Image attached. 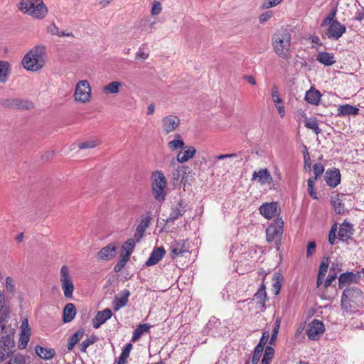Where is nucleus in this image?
Returning a JSON list of instances; mask_svg holds the SVG:
<instances>
[{"label":"nucleus","mask_w":364,"mask_h":364,"mask_svg":"<svg viewBox=\"0 0 364 364\" xmlns=\"http://www.w3.org/2000/svg\"><path fill=\"white\" fill-rule=\"evenodd\" d=\"M46 48L43 45L33 47L23 56L21 60L23 68L31 72H38L46 65Z\"/></svg>","instance_id":"nucleus-1"},{"label":"nucleus","mask_w":364,"mask_h":364,"mask_svg":"<svg viewBox=\"0 0 364 364\" xmlns=\"http://www.w3.org/2000/svg\"><path fill=\"white\" fill-rule=\"evenodd\" d=\"M291 34L287 29H282L274 33L272 44L275 53L282 59L287 60L291 56Z\"/></svg>","instance_id":"nucleus-2"},{"label":"nucleus","mask_w":364,"mask_h":364,"mask_svg":"<svg viewBox=\"0 0 364 364\" xmlns=\"http://www.w3.org/2000/svg\"><path fill=\"white\" fill-rule=\"evenodd\" d=\"M363 295L357 287L344 289L341 297V306L346 311H351L363 304Z\"/></svg>","instance_id":"nucleus-3"},{"label":"nucleus","mask_w":364,"mask_h":364,"mask_svg":"<svg viewBox=\"0 0 364 364\" xmlns=\"http://www.w3.org/2000/svg\"><path fill=\"white\" fill-rule=\"evenodd\" d=\"M18 8L36 18H43L48 13L47 7L42 0H21Z\"/></svg>","instance_id":"nucleus-4"},{"label":"nucleus","mask_w":364,"mask_h":364,"mask_svg":"<svg viewBox=\"0 0 364 364\" xmlns=\"http://www.w3.org/2000/svg\"><path fill=\"white\" fill-rule=\"evenodd\" d=\"M152 191L154 198L158 201L165 199L166 192V180L161 171H155L151 174Z\"/></svg>","instance_id":"nucleus-5"},{"label":"nucleus","mask_w":364,"mask_h":364,"mask_svg":"<svg viewBox=\"0 0 364 364\" xmlns=\"http://www.w3.org/2000/svg\"><path fill=\"white\" fill-rule=\"evenodd\" d=\"M91 99V87L87 80L79 81L75 88L74 100L80 103H87Z\"/></svg>","instance_id":"nucleus-6"},{"label":"nucleus","mask_w":364,"mask_h":364,"mask_svg":"<svg viewBox=\"0 0 364 364\" xmlns=\"http://www.w3.org/2000/svg\"><path fill=\"white\" fill-rule=\"evenodd\" d=\"M60 281L64 296L66 298H72L74 291V285L70 275L69 268L66 265L62 266L60 269Z\"/></svg>","instance_id":"nucleus-7"},{"label":"nucleus","mask_w":364,"mask_h":364,"mask_svg":"<svg viewBox=\"0 0 364 364\" xmlns=\"http://www.w3.org/2000/svg\"><path fill=\"white\" fill-rule=\"evenodd\" d=\"M14 336H0V363L14 353Z\"/></svg>","instance_id":"nucleus-8"},{"label":"nucleus","mask_w":364,"mask_h":364,"mask_svg":"<svg viewBox=\"0 0 364 364\" xmlns=\"http://www.w3.org/2000/svg\"><path fill=\"white\" fill-rule=\"evenodd\" d=\"M190 245L188 240H174L170 244V256L173 259L182 257L185 253H188Z\"/></svg>","instance_id":"nucleus-9"},{"label":"nucleus","mask_w":364,"mask_h":364,"mask_svg":"<svg viewBox=\"0 0 364 364\" xmlns=\"http://www.w3.org/2000/svg\"><path fill=\"white\" fill-rule=\"evenodd\" d=\"M324 331L325 326L323 322L318 319H314L308 324L306 333L310 340L316 341L320 338Z\"/></svg>","instance_id":"nucleus-10"},{"label":"nucleus","mask_w":364,"mask_h":364,"mask_svg":"<svg viewBox=\"0 0 364 364\" xmlns=\"http://www.w3.org/2000/svg\"><path fill=\"white\" fill-rule=\"evenodd\" d=\"M259 210L267 220L273 219L280 214V208L277 202L264 203L260 205Z\"/></svg>","instance_id":"nucleus-11"},{"label":"nucleus","mask_w":364,"mask_h":364,"mask_svg":"<svg viewBox=\"0 0 364 364\" xmlns=\"http://www.w3.org/2000/svg\"><path fill=\"white\" fill-rule=\"evenodd\" d=\"M31 328L28 325L26 318H23L20 326V334L18 342V347L20 349H25L30 341Z\"/></svg>","instance_id":"nucleus-12"},{"label":"nucleus","mask_w":364,"mask_h":364,"mask_svg":"<svg viewBox=\"0 0 364 364\" xmlns=\"http://www.w3.org/2000/svg\"><path fill=\"white\" fill-rule=\"evenodd\" d=\"M328 28L326 31V36L331 40H338L346 31L345 25L340 23L338 21H333V23L328 24Z\"/></svg>","instance_id":"nucleus-13"},{"label":"nucleus","mask_w":364,"mask_h":364,"mask_svg":"<svg viewBox=\"0 0 364 364\" xmlns=\"http://www.w3.org/2000/svg\"><path fill=\"white\" fill-rule=\"evenodd\" d=\"M283 233V221L277 220L275 223L271 224L266 230L267 240L272 242L274 240H280Z\"/></svg>","instance_id":"nucleus-14"},{"label":"nucleus","mask_w":364,"mask_h":364,"mask_svg":"<svg viewBox=\"0 0 364 364\" xmlns=\"http://www.w3.org/2000/svg\"><path fill=\"white\" fill-rule=\"evenodd\" d=\"M161 122L163 131L166 134H169L178 127L180 119L175 115H168L162 119Z\"/></svg>","instance_id":"nucleus-15"},{"label":"nucleus","mask_w":364,"mask_h":364,"mask_svg":"<svg viewBox=\"0 0 364 364\" xmlns=\"http://www.w3.org/2000/svg\"><path fill=\"white\" fill-rule=\"evenodd\" d=\"M186 212V205L182 200L177 201L173 204L171 208L169 217L166 219V223H173L174 220L182 216Z\"/></svg>","instance_id":"nucleus-16"},{"label":"nucleus","mask_w":364,"mask_h":364,"mask_svg":"<svg viewBox=\"0 0 364 364\" xmlns=\"http://www.w3.org/2000/svg\"><path fill=\"white\" fill-rule=\"evenodd\" d=\"M360 282V275L352 272L341 274L338 277V287L340 289L350 284H358Z\"/></svg>","instance_id":"nucleus-17"},{"label":"nucleus","mask_w":364,"mask_h":364,"mask_svg":"<svg viewBox=\"0 0 364 364\" xmlns=\"http://www.w3.org/2000/svg\"><path fill=\"white\" fill-rule=\"evenodd\" d=\"M130 292L128 289H124L115 296L113 300V309L115 311L124 307L129 301Z\"/></svg>","instance_id":"nucleus-18"},{"label":"nucleus","mask_w":364,"mask_h":364,"mask_svg":"<svg viewBox=\"0 0 364 364\" xmlns=\"http://www.w3.org/2000/svg\"><path fill=\"white\" fill-rule=\"evenodd\" d=\"M9 318V311L7 309L3 311L0 315V336H14V329L11 326H6Z\"/></svg>","instance_id":"nucleus-19"},{"label":"nucleus","mask_w":364,"mask_h":364,"mask_svg":"<svg viewBox=\"0 0 364 364\" xmlns=\"http://www.w3.org/2000/svg\"><path fill=\"white\" fill-rule=\"evenodd\" d=\"M257 180L261 185L272 183L273 178L267 168L260 169L255 171L252 174V181Z\"/></svg>","instance_id":"nucleus-20"},{"label":"nucleus","mask_w":364,"mask_h":364,"mask_svg":"<svg viewBox=\"0 0 364 364\" xmlns=\"http://www.w3.org/2000/svg\"><path fill=\"white\" fill-rule=\"evenodd\" d=\"M156 25L155 21H151L149 17H144L139 20L136 23V28L139 29L141 32L146 34H150L153 32L154 26Z\"/></svg>","instance_id":"nucleus-21"},{"label":"nucleus","mask_w":364,"mask_h":364,"mask_svg":"<svg viewBox=\"0 0 364 364\" xmlns=\"http://www.w3.org/2000/svg\"><path fill=\"white\" fill-rule=\"evenodd\" d=\"M112 312L109 309H105L99 311L92 319V326L95 328H98L111 318Z\"/></svg>","instance_id":"nucleus-22"},{"label":"nucleus","mask_w":364,"mask_h":364,"mask_svg":"<svg viewBox=\"0 0 364 364\" xmlns=\"http://www.w3.org/2000/svg\"><path fill=\"white\" fill-rule=\"evenodd\" d=\"M353 235V225L347 222H343L340 225L338 230V239L343 242H346L352 237Z\"/></svg>","instance_id":"nucleus-23"},{"label":"nucleus","mask_w":364,"mask_h":364,"mask_svg":"<svg viewBox=\"0 0 364 364\" xmlns=\"http://www.w3.org/2000/svg\"><path fill=\"white\" fill-rule=\"evenodd\" d=\"M326 183L333 188L336 187L341 182V174L338 169L327 170L325 174Z\"/></svg>","instance_id":"nucleus-24"},{"label":"nucleus","mask_w":364,"mask_h":364,"mask_svg":"<svg viewBox=\"0 0 364 364\" xmlns=\"http://www.w3.org/2000/svg\"><path fill=\"white\" fill-rule=\"evenodd\" d=\"M271 96L280 117H284L285 115V109L282 100L280 98L278 87L276 85H273L271 89Z\"/></svg>","instance_id":"nucleus-25"},{"label":"nucleus","mask_w":364,"mask_h":364,"mask_svg":"<svg viewBox=\"0 0 364 364\" xmlns=\"http://www.w3.org/2000/svg\"><path fill=\"white\" fill-rule=\"evenodd\" d=\"M196 152V149L192 146H183L177 154V161L179 163H185L192 159Z\"/></svg>","instance_id":"nucleus-26"},{"label":"nucleus","mask_w":364,"mask_h":364,"mask_svg":"<svg viewBox=\"0 0 364 364\" xmlns=\"http://www.w3.org/2000/svg\"><path fill=\"white\" fill-rule=\"evenodd\" d=\"M165 253L166 251L163 247L154 248L145 264L147 267L156 264L164 257Z\"/></svg>","instance_id":"nucleus-27"},{"label":"nucleus","mask_w":364,"mask_h":364,"mask_svg":"<svg viewBox=\"0 0 364 364\" xmlns=\"http://www.w3.org/2000/svg\"><path fill=\"white\" fill-rule=\"evenodd\" d=\"M116 250L117 247L114 244H109L99 251L98 258L102 260H110L115 256Z\"/></svg>","instance_id":"nucleus-28"},{"label":"nucleus","mask_w":364,"mask_h":364,"mask_svg":"<svg viewBox=\"0 0 364 364\" xmlns=\"http://www.w3.org/2000/svg\"><path fill=\"white\" fill-rule=\"evenodd\" d=\"M11 73V65L6 60H0V83H6Z\"/></svg>","instance_id":"nucleus-29"},{"label":"nucleus","mask_w":364,"mask_h":364,"mask_svg":"<svg viewBox=\"0 0 364 364\" xmlns=\"http://www.w3.org/2000/svg\"><path fill=\"white\" fill-rule=\"evenodd\" d=\"M321 97V92L314 87H311L308 91H306L305 95L306 101L314 105H318L319 104Z\"/></svg>","instance_id":"nucleus-30"},{"label":"nucleus","mask_w":364,"mask_h":364,"mask_svg":"<svg viewBox=\"0 0 364 364\" xmlns=\"http://www.w3.org/2000/svg\"><path fill=\"white\" fill-rule=\"evenodd\" d=\"M188 167L185 166H181L178 167L172 173V179L174 181V183H186V174L188 170Z\"/></svg>","instance_id":"nucleus-31"},{"label":"nucleus","mask_w":364,"mask_h":364,"mask_svg":"<svg viewBox=\"0 0 364 364\" xmlns=\"http://www.w3.org/2000/svg\"><path fill=\"white\" fill-rule=\"evenodd\" d=\"M0 105L6 108H23L24 102L18 98H6L0 101Z\"/></svg>","instance_id":"nucleus-32"},{"label":"nucleus","mask_w":364,"mask_h":364,"mask_svg":"<svg viewBox=\"0 0 364 364\" xmlns=\"http://www.w3.org/2000/svg\"><path fill=\"white\" fill-rule=\"evenodd\" d=\"M316 60L326 66L332 65L336 63L333 54L328 52H319L316 55Z\"/></svg>","instance_id":"nucleus-33"},{"label":"nucleus","mask_w":364,"mask_h":364,"mask_svg":"<svg viewBox=\"0 0 364 364\" xmlns=\"http://www.w3.org/2000/svg\"><path fill=\"white\" fill-rule=\"evenodd\" d=\"M338 116H350V115H356L358 112L359 109L355 107L350 105H340L338 107Z\"/></svg>","instance_id":"nucleus-34"},{"label":"nucleus","mask_w":364,"mask_h":364,"mask_svg":"<svg viewBox=\"0 0 364 364\" xmlns=\"http://www.w3.org/2000/svg\"><path fill=\"white\" fill-rule=\"evenodd\" d=\"M76 315V309L73 304L68 303L63 309V321L65 323L70 322Z\"/></svg>","instance_id":"nucleus-35"},{"label":"nucleus","mask_w":364,"mask_h":364,"mask_svg":"<svg viewBox=\"0 0 364 364\" xmlns=\"http://www.w3.org/2000/svg\"><path fill=\"white\" fill-rule=\"evenodd\" d=\"M149 218H143L139 225L136 228V232L134 235V238L136 241H139L140 239L142 237L144 232L146 230V228L149 227Z\"/></svg>","instance_id":"nucleus-36"},{"label":"nucleus","mask_w":364,"mask_h":364,"mask_svg":"<svg viewBox=\"0 0 364 364\" xmlns=\"http://www.w3.org/2000/svg\"><path fill=\"white\" fill-rule=\"evenodd\" d=\"M122 86V83L119 81H112L103 87V92L105 94H117L120 88Z\"/></svg>","instance_id":"nucleus-37"},{"label":"nucleus","mask_w":364,"mask_h":364,"mask_svg":"<svg viewBox=\"0 0 364 364\" xmlns=\"http://www.w3.org/2000/svg\"><path fill=\"white\" fill-rule=\"evenodd\" d=\"M136 242L137 241L136 240L135 238H131V239L127 240L122 245V254L126 255V257H130V256L134 249Z\"/></svg>","instance_id":"nucleus-38"},{"label":"nucleus","mask_w":364,"mask_h":364,"mask_svg":"<svg viewBox=\"0 0 364 364\" xmlns=\"http://www.w3.org/2000/svg\"><path fill=\"white\" fill-rule=\"evenodd\" d=\"M150 326L147 323L139 324L133 332L132 341H137L144 333L149 331Z\"/></svg>","instance_id":"nucleus-39"},{"label":"nucleus","mask_w":364,"mask_h":364,"mask_svg":"<svg viewBox=\"0 0 364 364\" xmlns=\"http://www.w3.org/2000/svg\"><path fill=\"white\" fill-rule=\"evenodd\" d=\"M36 354L43 359L48 360L54 357L55 353L53 349L46 348L41 346L36 348Z\"/></svg>","instance_id":"nucleus-40"},{"label":"nucleus","mask_w":364,"mask_h":364,"mask_svg":"<svg viewBox=\"0 0 364 364\" xmlns=\"http://www.w3.org/2000/svg\"><path fill=\"white\" fill-rule=\"evenodd\" d=\"M167 146L171 151H173L182 149L184 146V142L179 134H176L174 139L168 141Z\"/></svg>","instance_id":"nucleus-41"},{"label":"nucleus","mask_w":364,"mask_h":364,"mask_svg":"<svg viewBox=\"0 0 364 364\" xmlns=\"http://www.w3.org/2000/svg\"><path fill=\"white\" fill-rule=\"evenodd\" d=\"M83 335H84L83 330H78L74 334H73L69 338V341H68V349L69 350H73V348L75 347V346L82 338Z\"/></svg>","instance_id":"nucleus-42"},{"label":"nucleus","mask_w":364,"mask_h":364,"mask_svg":"<svg viewBox=\"0 0 364 364\" xmlns=\"http://www.w3.org/2000/svg\"><path fill=\"white\" fill-rule=\"evenodd\" d=\"M282 280L283 276L280 273L275 272L274 274L272 291L275 295H277L280 291Z\"/></svg>","instance_id":"nucleus-43"},{"label":"nucleus","mask_w":364,"mask_h":364,"mask_svg":"<svg viewBox=\"0 0 364 364\" xmlns=\"http://www.w3.org/2000/svg\"><path fill=\"white\" fill-rule=\"evenodd\" d=\"M132 348L131 343L127 344L121 353L117 364H126V360L129 356L130 351Z\"/></svg>","instance_id":"nucleus-44"},{"label":"nucleus","mask_w":364,"mask_h":364,"mask_svg":"<svg viewBox=\"0 0 364 364\" xmlns=\"http://www.w3.org/2000/svg\"><path fill=\"white\" fill-rule=\"evenodd\" d=\"M274 354V350L271 346H267L264 350V354L262 360V364H269L273 355Z\"/></svg>","instance_id":"nucleus-45"},{"label":"nucleus","mask_w":364,"mask_h":364,"mask_svg":"<svg viewBox=\"0 0 364 364\" xmlns=\"http://www.w3.org/2000/svg\"><path fill=\"white\" fill-rule=\"evenodd\" d=\"M304 124L306 128L314 130L316 134H318L321 132L316 119H306Z\"/></svg>","instance_id":"nucleus-46"},{"label":"nucleus","mask_w":364,"mask_h":364,"mask_svg":"<svg viewBox=\"0 0 364 364\" xmlns=\"http://www.w3.org/2000/svg\"><path fill=\"white\" fill-rule=\"evenodd\" d=\"M337 277V273L336 272V267L333 265L330 269V273L324 282V287L328 288L331 285L333 281Z\"/></svg>","instance_id":"nucleus-47"},{"label":"nucleus","mask_w":364,"mask_h":364,"mask_svg":"<svg viewBox=\"0 0 364 364\" xmlns=\"http://www.w3.org/2000/svg\"><path fill=\"white\" fill-rule=\"evenodd\" d=\"M336 8H333L328 14V16L325 18V19L323 21L321 26H326L328 24L333 23V21H337L336 19H335L336 16Z\"/></svg>","instance_id":"nucleus-48"},{"label":"nucleus","mask_w":364,"mask_h":364,"mask_svg":"<svg viewBox=\"0 0 364 364\" xmlns=\"http://www.w3.org/2000/svg\"><path fill=\"white\" fill-rule=\"evenodd\" d=\"M333 206L336 213L343 214L345 212V207L341 200L336 198L332 201Z\"/></svg>","instance_id":"nucleus-49"},{"label":"nucleus","mask_w":364,"mask_h":364,"mask_svg":"<svg viewBox=\"0 0 364 364\" xmlns=\"http://www.w3.org/2000/svg\"><path fill=\"white\" fill-rule=\"evenodd\" d=\"M6 364H26V357L21 354H16Z\"/></svg>","instance_id":"nucleus-50"},{"label":"nucleus","mask_w":364,"mask_h":364,"mask_svg":"<svg viewBox=\"0 0 364 364\" xmlns=\"http://www.w3.org/2000/svg\"><path fill=\"white\" fill-rule=\"evenodd\" d=\"M5 287H6L7 292L12 293V294L15 293V291H16L15 283L11 277H7L6 278Z\"/></svg>","instance_id":"nucleus-51"},{"label":"nucleus","mask_w":364,"mask_h":364,"mask_svg":"<svg viewBox=\"0 0 364 364\" xmlns=\"http://www.w3.org/2000/svg\"><path fill=\"white\" fill-rule=\"evenodd\" d=\"M129 259V257H126V255L121 254L119 261L114 266V271L116 272L121 271Z\"/></svg>","instance_id":"nucleus-52"},{"label":"nucleus","mask_w":364,"mask_h":364,"mask_svg":"<svg viewBox=\"0 0 364 364\" xmlns=\"http://www.w3.org/2000/svg\"><path fill=\"white\" fill-rule=\"evenodd\" d=\"M98 144V141L97 140L86 141L80 143L78 147L80 149H92L97 146Z\"/></svg>","instance_id":"nucleus-53"},{"label":"nucleus","mask_w":364,"mask_h":364,"mask_svg":"<svg viewBox=\"0 0 364 364\" xmlns=\"http://www.w3.org/2000/svg\"><path fill=\"white\" fill-rule=\"evenodd\" d=\"M279 326H280V320L277 319L275 321V323H274V328L272 333V336H271L270 341H269L270 345H273L275 342V340H276L278 333H279Z\"/></svg>","instance_id":"nucleus-54"},{"label":"nucleus","mask_w":364,"mask_h":364,"mask_svg":"<svg viewBox=\"0 0 364 364\" xmlns=\"http://www.w3.org/2000/svg\"><path fill=\"white\" fill-rule=\"evenodd\" d=\"M263 350H264V348H259L258 346L255 347L254 353H253V356L252 358V364H257L259 362Z\"/></svg>","instance_id":"nucleus-55"},{"label":"nucleus","mask_w":364,"mask_h":364,"mask_svg":"<svg viewBox=\"0 0 364 364\" xmlns=\"http://www.w3.org/2000/svg\"><path fill=\"white\" fill-rule=\"evenodd\" d=\"M324 168L321 163H316L313 166V171L315 175L314 180H316L318 177L322 175L323 173Z\"/></svg>","instance_id":"nucleus-56"},{"label":"nucleus","mask_w":364,"mask_h":364,"mask_svg":"<svg viewBox=\"0 0 364 364\" xmlns=\"http://www.w3.org/2000/svg\"><path fill=\"white\" fill-rule=\"evenodd\" d=\"M161 4L159 1H154L151 9V14L152 16H157L161 12Z\"/></svg>","instance_id":"nucleus-57"},{"label":"nucleus","mask_w":364,"mask_h":364,"mask_svg":"<svg viewBox=\"0 0 364 364\" xmlns=\"http://www.w3.org/2000/svg\"><path fill=\"white\" fill-rule=\"evenodd\" d=\"M307 186H308V193L311 198L314 199L317 198V194L314 188V179L309 178L307 180Z\"/></svg>","instance_id":"nucleus-58"},{"label":"nucleus","mask_w":364,"mask_h":364,"mask_svg":"<svg viewBox=\"0 0 364 364\" xmlns=\"http://www.w3.org/2000/svg\"><path fill=\"white\" fill-rule=\"evenodd\" d=\"M328 259H326V260L323 259L322 262L320 264L319 271H318V274L321 275V276L325 277L326 274V272L328 271Z\"/></svg>","instance_id":"nucleus-59"},{"label":"nucleus","mask_w":364,"mask_h":364,"mask_svg":"<svg viewBox=\"0 0 364 364\" xmlns=\"http://www.w3.org/2000/svg\"><path fill=\"white\" fill-rule=\"evenodd\" d=\"M273 16L272 11H267L266 12L262 13L259 16V21L260 23H264L268 21Z\"/></svg>","instance_id":"nucleus-60"},{"label":"nucleus","mask_w":364,"mask_h":364,"mask_svg":"<svg viewBox=\"0 0 364 364\" xmlns=\"http://www.w3.org/2000/svg\"><path fill=\"white\" fill-rule=\"evenodd\" d=\"M337 232V225L334 224L330 230L329 235H328V242L331 245H333L336 240V233Z\"/></svg>","instance_id":"nucleus-61"},{"label":"nucleus","mask_w":364,"mask_h":364,"mask_svg":"<svg viewBox=\"0 0 364 364\" xmlns=\"http://www.w3.org/2000/svg\"><path fill=\"white\" fill-rule=\"evenodd\" d=\"M269 337V333L268 331L263 332L262 336L259 340V342L257 345V346L264 348L268 341Z\"/></svg>","instance_id":"nucleus-62"},{"label":"nucleus","mask_w":364,"mask_h":364,"mask_svg":"<svg viewBox=\"0 0 364 364\" xmlns=\"http://www.w3.org/2000/svg\"><path fill=\"white\" fill-rule=\"evenodd\" d=\"M95 341L94 339H91V338H87L85 339V341H83L80 344V350L82 351V352H86L87 350V348L90 346L92 345V343H94Z\"/></svg>","instance_id":"nucleus-63"},{"label":"nucleus","mask_w":364,"mask_h":364,"mask_svg":"<svg viewBox=\"0 0 364 364\" xmlns=\"http://www.w3.org/2000/svg\"><path fill=\"white\" fill-rule=\"evenodd\" d=\"M316 243L314 241L310 242L307 246L306 257H310L316 250Z\"/></svg>","instance_id":"nucleus-64"}]
</instances>
